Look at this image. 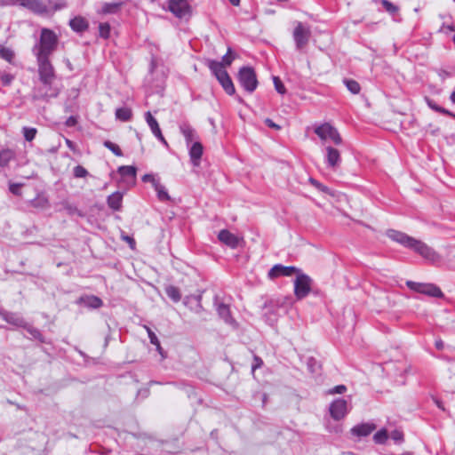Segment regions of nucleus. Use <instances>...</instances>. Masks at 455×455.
<instances>
[{"mask_svg":"<svg viewBox=\"0 0 455 455\" xmlns=\"http://www.w3.org/2000/svg\"><path fill=\"white\" fill-rule=\"evenodd\" d=\"M58 44L57 34L50 28H44L32 47L31 51L36 59L39 80L42 84V86L35 90L36 99L47 100L59 94L58 90L52 86L56 75L51 61V56L57 50Z\"/></svg>","mask_w":455,"mask_h":455,"instance_id":"nucleus-1","label":"nucleus"},{"mask_svg":"<svg viewBox=\"0 0 455 455\" xmlns=\"http://www.w3.org/2000/svg\"><path fill=\"white\" fill-rule=\"evenodd\" d=\"M386 234L392 241L414 251L432 263L437 262L440 259V255L433 248L420 240L395 229H388Z\"/></svg>","mask_w":455,"mask_h":455,"instance_id":"nucleus-2","label":"nucleus"},{"mask_svg":"<svg viewBox=\"0 0 455 455\" xmlns=\"http://www.w3.org/2000/svg\"><path fill=\"white\" fill-rule=\"evenodd\" d=\"M208 68L211 69L214 76L217 78L219 83L221 84L224 91L228 95H233L235 92V85L225 68H223V64L217 61L210 60L207 62Z\"/></svg>","mask_w":455,"mask_h":455,"instance_id":"nucleus-3","label":"nucleus"},{"mask_svg":"<svg viewBox=\"0 0 455 455\" xmlns=\"http://www.w3.org/2000/svg\"><path fill=\"white\" fill-rule=\"evenodd\" d=\"M314 132L323 141L330 140L335 145L342 144V138L339 132L330 123L315 126Z\"/></svg>","mask_w":455,"mask_h":455,"instance_id":"nucleus-4","label":"nucleus"},{"mask_svg":"<svg viewBox=\"0 0 455 455\" xmlns=\"http://www.w3.org/2000/svg\"><path fill=\"white\" fill-rule=\"evenodd\" d=\"M238 81L248 92H253L258 86L256 74L252 68L243 67L238 72Z\"/></svg>","mask_w":455,"mask_h":455,"instance_id":"nucleus-5","label":"nucleus"},{"mask_svg":"<svg viewBox=\"0 0 455 455\" xmlns=\"http://www.w3.org/2000/svg\"><path fill=\"white\" fill-rule=\"evenodd\" d=\"M312 279L301 270L297 274L294 281V294L298 299L307 297L311 291Z\"/></svg>","mask_w":455,"mask_h":455,"instance_id":"nucleus-6","label":"nucleus"},{"mask_svg":"<svg viewBox=\"0 0 455 455\" xmlns=\"http://www.w3.org/2000/svg\"><path fill=\"white\" fill-rule=\"evenodd\" d=\"M406 285L412 291L434 298H443V293L441 289L433 283H421L413 281H407Z\"/></svg>","mask_w":455,"mask_h":455,"instance_id":"nucleus-7","label":"nucleus"},{"mask_svg":"<svg viewBox=\"0 0 455 455\" xmlns=\"http://www.w3.org/2000/svg\"><path fill=\"white\" fill-rule=\"evenodd\" d=\"M310 36V28L301 22H298L293 31V39L296 48L298 50L303 49L307 44Z\"/></svg>","mask_w":455,"mask_h":455,"instance_id":"nucleus-8","label":"nucleus"},{"mask_svg":"<svg viewBox=\"0 0 455 455\" xmlns=\"http://www.w3.org/2000/svg\"><path fill=\"white\" fill-rule=\"evenodd\" d=\"M168 8L177 18L183 19L191 15V7L188 0H169Z\"/></svg>","mask_w":455,"mask_h":455,"instance_id":"nucleus-9","label":"nucleus"},{"mask_svg":"<svg viewBox=\"0 0 455 455\" xmlns=\"http://www.w3.org/2000/svg\"><path fill=\"white\" fill-rule=\"evenodd\" d=\"M330 414L335 420H340L349 412L350 407L343 398L335 399L330 405Z\"/></svg>","mask_w":455,"mask_h":455,"instance_id":"nucleus-10","label":"nucleus"},{"mask_svg":"<svg viewBox=\"0 0 455 455\" xmlns=\"http://www.w3.org/2000/svg\"><path fill=\"white\" fill-rule=\"evenodd\" d=\"M20 4L34 13L46 14L49 12V3L47 0H19Z\"/></svg>","mask_w":455,"mask_h":455,"instance_id":"nucleus-11","label":"nucleus"},{"mask_svg":"<svg viewBox=\"0 0 455 455\" xmlns=\"http://www.w3.org/2000/svg\"><path fill=\"white\" fill-rule=\"evenodd\" d=\"M325 162L329 168L336 170L341 164V156L337 148L331 146L325 148Z\"/></svg>","mask_w":455,"mask_h":455,"instance_id":"nucleus-12","label":"nucleus"},{"mask_svg":"<svg viewBox=\"0 0 455 455\" xmlns=\"http://www.w3.org/2000/svg\"><path fill=\"white\" fill-rule=\"evenodd\" d=\"M300 269L292 266L285 267L281 264H276L268 271V277L274 279L281 275L291 276L293 274L297 275Z\"/></svg>","mask_w":455,"mask_h":455,"instance_id":"nucleus-13","label":"nucleus"},{"mask_svg":"<svg viewBox=\"0 0 455 455\" xmlns=\"http://www.w3.org/2000/svg\"><path fill=\"white\" fill-rule=\"evenodd\" d=\"M145 120L149 126L152 133L165 146L168 147V143L165 140L164 137L162 134L160 126L158 124L157 120L152 116V114L148 111L145 113Z\"/></svg>","mask_w":455,"mask_h":455,"instance_id":"nucleus-14","label":"nucleus"},{"mask_svg":"<svg viewBox=\"0 0 455 455\" xmlns=\"http://www.w3.org/2000/svg\"><path fill=\"white\" fill-rule=\"evenodd\" d=\"M218 238L221 243L232 249L238 247L240 242L242 241L238 236L227 229L221 230L218 235Z\"/></svg>","mask_w":455,"mask_h":455,"instance_id":"nucleus-15","label":"nucleus"},{"mask_svg":"<svg viewBox=\"0 0 455 455\" xmlns=\"http://www.w3.org/2000/svg\"><path fill=\"white\" fill-rule=\"evenodd\" d=\"M203 149V145L199 141H195L189 145V156L194 166H199Z\"/></svg>","mask_w":455,"mask_h":455,"instance_id":"nucleus-16","label":"nucleus"},{"mask_svg":"<svg viewBox=\"0 0 455 455\" xmlns=\"http://www.w3.org/2000/svg\"><path fill=\"white\" fill-rule=\"evenodd\" d=\"M375 428L376 426L372 423H363L352 427L350 432L353 435L363 437L369 435Z\"/></svg>","mask_w":455,"mask_h":455,"instance_id":"nucleus-17","label":"nucleus"},{"mask_svg":"<svg viewBox=\"0 0 455 455\" xmlns=\"http://www.w3.org/2000/svg\"><path fill=\"white\" fill-rule=\"evenodd\" d=\"M123 193L116 191L108 196L107 203L109 208L119 211L122 207Z\"/></svg>","mask_w":455,"mask_h":455,"instance_id":"nucleus-18","label":"nucleus"},{"mask_svg":"<svg viewBox=\"0 0 455 455\" xmlns=\"http://www.w3.org/2000/svg\"><path fill=\"white\" fill-rule=\"evenodd\" d=\"M180 132L183 134L188 146L195 142L196 139V131L188 124H182L180 126Z\"/></svg>","mask_w":455,"mask_h":455,"instance_id":"nucleus-19","label":"nucleus"},{"mask_svg":"<svg viewBox=\"0 0 455 455\" xmlns=\"http://www.w3.org/2000/svg\"><path fill=\"white\" fill-rule=\"evenodd\" d=\"M69 25L71 28L76 32H83L88 28L87 20L80 16L75 17L74 19L70 20Z\"/></svg>","mask_w":455,"mask_h":455,"instance_id":"nucleus-20","label":"nucleus"},{"mask_svg":"<svg viewBox=\"0 0 455 455\" xmlns=\"http://www.w3.org/2000/svg\"><path fill=\"white\" fill-rule=\"evenodd\" d=\"M118 173L127 179L128 181H134L136 179V168L134 166L125 165L118 168Z\"/></svg>","mask_w":455,"mask_h":455,"instance_id":"nucleus-21","label":"nucleus"},{"mask_svg":"<svg viewBox=\"0 0 455 455\" xmlns=\"http://www.w3.org/2000/svg\"><path fill=\"white\" fill-rule=\"evenodd\" d=\"M219 315L228 323L233 324L234 319L231 317L229 307L224 303H220L217 307Z\"/></svg>","mask_w":455,"mask_h":455,"instance_id":"nucleus-22","label":"nucleus"},{"mask_svg":"<svg viewBox=\"0 0 455 455\" xmlns=\"http://www.w3.org/2000/svg\"><path fill=\"white\" fill-rule=\"evenodd\" d=\"M425 101H426V103L427 104V106H428L431 109H433V110H435V111H436V112H439V113H441V114L447 115V116H451V117L455 118V114H453V113L450 112L449 110H447V109H445V108H442V107L438 106V105L435 102V100H433L432 99H430V98H428V97H426V98H425Z\"/></svg>","mask_w":455,"mask_h":455,"instance_id":"nucleus-23","label":"nucleus"},{"mask_svg":"<svg viewBox=\"0 0 455 455\" xmlns=\"http://www.w3.org/2000/svg\"><path fill=\"white\" fill-rule=\"evenodd\" d=\"M88 307L99 308L102 306V300L97 296H87L81 299Z\"/></svg>","mask_w":455,"mask_h":455,"instance_id":"nucleus-24","label":"nucleus"},{"mask_svg":"<svg viewBox=\"0 0 455 455\" xmlns=\"http://www.w3.org/2000/svg\"><path fill=\"white\" fill-rule=\"evenodd\" d=\"M14 157V152L11 149H3L0 151V167H5Z\"/></svg>","mask_w":455,"mask_h":455,"instance_id":"nucleus-25","label":"nucleus"},{"mask_svg":"<svg viewBox=\"0 0 455 455\" xmlns=\"http://www.w3.org/2000/svg\"><path fill=\"white\" fill-rule=\"evenodd\" d=\"M154 188L160 201L164 202L170 200L166 188L160 182H155Z\"/></svg>","mask_w":455,"mask_h":455,"instance_id":"nucleus-26","label":"nucleus"},{"mask_svg":"<svg viewBox=\"0 0 455 455\" xmlns=\"http://www.w3.org/2000/svg\"><path fill=\"white\" fill-rule=\"evenodd\" d=\"M165 292L167 296L173 300L174 302H179L181 299V294L176 286L169 285L165 288Z\"/></svg>","mask_w":455,"mask_h":455,"instance_id":"nucleus-27","label":"nucleus"},{"mask_svg":"<svg viewBox=\"0 0 455 455\" xmlns=\"http://www.w3.org/2000/svg\"><path fill=\"white\" fill-rule=\"evenodd\" d=\"M144 328L146 329V331L148 332L150 342L156 347V350L158 351V353L162 356H164L163 348L160 345V342H159L158 338L156 335V333L149 327H148L146 325L144 326Z\"/></svg>","mask_w":455,"mask_h":455,"instance_id":"nucleus-28","label":"nucleus"},{"mask_svg":"<svg viewBox=\"0 0 455 455\" xmlns=\"http://www.w3.org/2000/svg\"><path fill=\"white\" fill-rule=\"evenodd\" d=\"M121 4L119 3H104L101 6V13L109 14L116 13L119 11Z\"/></svg>","mask_w":455,"mask_h":455,"instance_id":"nucleus-29","label":"nucleus"},{"mask_svg":"<svg viewBox=\"0 0 455 455\" xmlns=\"http://www.w3.org/2000/svg\"><path fill=\"white\" fill-rule=\"evenodd\" d=\"M132 115V110L129 108H120L116 110V117L124 122L129 121Z\"/></svg>","mask_w":455,"mask_h":455,"instance_id":"nucleus-30","label":"nucleus"},{"mask_svg":"<svg viewBox=\"0 0 455 455\" xmlns=\"http://www.w3.org/2000/svg\"><path fill=\"white\" fill-rule=\"evenodd\" d=\"M0 58L9 63H13L15 53L11 48L0 47Z\"/></svg>","mask_w":455,"mask_h":455,"instance_id":"nucleus-31","label":"nucleus"},{"mask_svg":"<svg viewBox=\"0 0 455 455\" xmlns=\"http://www.w3.org/2000/svg\"><path fill=\"white\" fill-rule=\"evenodd\" d=\"M31 206L39 209H45L49 205L48 199L44 196H38L30 202Z\"/></svg>","mask_w":455,"mask_h":455,"instance_id":"nucleus-32","label":"nucleus"},{"mask_svg":"<svg viewBox=\"0 0 455 455\" xmlns=\"http://www.w3.org/2000/svg\"><path fill=\"white\" fill-rule=\"evenodd\" d=\"M4 319L7 323L16 326H21L23 323V319L12 313H4Z\"/></svg>","mask_w":455,"mask_h":455,"instance_id":"nucleus-33","label":"nucleus"},{"mask_svg":"<svg viewBox=\"0 0 455 455\" xmlns=\"http://www.w3.org/2000/svg\"><path fill=\"white\" fill-rule=\"evenodd\" d=\"M344 84L347 90L353 94H358L361 90V86L355 80L353 79H345Z\"/></svg>","mask_w":455,"mask_h":455,"instance_id":"nucleus-34","label":"nucleus"},{"mask_svg":"<svg viewBox=\"0 0 455 455\" xmlns=\"http://www.w3.org/2000/svg\"><path fill=\"white\" fill-rule=\"evenodd\" d=\"M388 434L386 429H380L373 435V440L378 444H383L387 442Z\"/></svg>","mask_w":455,"mask_h":455,"instance_id":"nucleus-35","label":"nucleus"},{"mask_svg":"<svg viewBox=\"0 0 455 455\" xmlns=\"http://www.w3.org/2000/svg\"><path fill=\"white\" fill-rule=\"evenodd\" d=\"M235 57L233 55L231 48L228 49L227 53L222 57V60L220 61L223 64V68L226 67H229L232 64V61L234 60Z\"/></svg>","mask_w":455,"mask_h":455,"instance_id":"nucleus-36","label":"nucleus"},{"mask_svg":"<svg viewBox=\"0 0 455 455\" xmlns=\"http://www.w3.org/2000/svg\"><path fill=\"white\" fill-rule=\"evenodd\" d=\"M103 145L108 148L109 149L110 151H112L116 156H123V153H122V150L120 149L119 146L109 141V140H106L104 141Z\"/></svg>","mask_w":455,"mask_h":455,"instance_id":"nucleus-37","label":"nucleus"},{"mask_svg":"<svg viewBox=\"0 0 455 455\" xmlns=\"http://www.w3.org/2000/svg\"><path fill=\"white\" fill-rule=\"evenodd\" d=\"M380 4H382L383 8L390 14H395L398 12V7L388 0H380Z\"/></svg>","mask_w":455,"mask_h":455,"instance_id":"nucleus-38","label":"nucleus"},{"mask_svg":"<svg viewBox=\"0 0 455 455\" xmlns=\"http://www.w3.org/2000/svg\"><path fill=\"white\" fill-rule=\"evenodd\" d=\"M36 129L32 127H24L23 135L26 140L32 141L36 135Z\"/></svg>","mask_w":455,"mask_h":455,"instance_id":"nucleus-39","label":"nucleus"},{"mask_svg":"<svg viewBox=\"0 0 455 455\" xmlns=\"http://www.w3.org/2000/svg\"><path fill=\"white\" fill-rule=\"evenodd\" d=\"M100 36L103 38H108L110 35V26L108 23H100L99 26Z\"/></svg>","mask_w":455,"mask_h":455,"instance_id":"nucleus-40","label":"nucleus"},{"mask_svg":"<svg viewBox=\"0 0 455 455\" xmlns=\"http://www.w3.org/2000/svg\"><path fill=\"white\" fill-rule=\"evenodd\" d=\"M273 81H274V85H275V89L276 90V92L280 94H284L286 90H285L283 84L280 80V78L277 76H274Z\"/></svg>","mask_w":455,"mask_h":455,"instance_id":"nucleus-41","label":"nucleus"},{"mask_svg":"<svg viewBox=\"0 0 455 455\" xmlns=\"http://www.w3.org/2000/svg\"><path fill=\"white\" fill-rule=\"evenodd\" d=\"M87 170L81 165H77L74 168V176L76 178H84L87 176Z\"/></svg>","mask_w":455,"mask_h":455,"instance_id":"nucleus-42","label":"nucleus"},{"mask_svg":"<svg viewBox=\"0 0 455 455\" xmlns=\"http://www.w3.org/2000/svg\"><path fill=\"white\" fill-rule=\"evenodd\" d=\"M63 208L68 212V214L78 213L77 207L68 201L62 202Z\"/></svg>","mask_w":455,"mask_h":455,"instance_id":"nucleus-43","label":"nucleus"},{"mask_svg":"<svg viewBox=\"0 0 455 455\" xmlns=\"http://www.w3.org/2000/svg\"><path fill=\"white\" fill-rule=\"evenodd\" d=\"M21 187H22L21 183H10L9 190L11 193H12L15 196H20L21 195V191H20Z\"/></svg>","mask_w":455,"mask_h":455,"instance_id":"nucleus-44","label":"nucleus"},{"mask_svg":"<svg viewBox=\"0 0 455 455\" xmlns=\"http://www.w3.org/2000/svg\"><path fill=\"white\" fill-rule=\"evenodd\" d=\"M309 181L310 183L315 186L317 189L323 191V192H325V193H328L329 192V188L323 185L322 183H320L319 181L315 180V179L313 178H310L309 179Z\"/></svg>","mask_w":455,"mask_h":455,"instance_id":"nucleus-45","label":"nucleus"},{"mask_svg":"<svg viewBox=\"0 0 455 455\" xmlns=\"http://www.w3.org/2000/svg\"><path fill=\"white\" fill-rule=\"evenodd\" d=\"M391 438L395 443H402L403 441V434L400 430H395L391 433Z\"/></svg>","mask_w":455,"mask_h":455,"instance_id":"nucleus-46","label":"nucleus"},{"mask_svg":"<svg viewBox=\"0 0 455 455\" xmlns=\"http://www.w3.org/2000/svg\"><path fill=\"white\" fill-rule=\"evenodd\" d=\"M347 391V387L345 385H339L334 387L333 388L329 390V394L334 395V394H343Z\"/></svg>","mask_w":455,"mask_h":455,"instance_id":"nucleus-47","label":"nucleus"},{"mask_svg":"<svg viewBox=\"0 0 455 455\" xmlns=\"http://www.w3.org/2000/svg\"><path fill=\"white\" fill-rule=\"evenodd\" d=\"M13 80V76L9 74H4L1 76V81L4 85H9Z\"/></svg>","mask_w":455,"mask_h":455,"instance_id":"nucleus-48","label":"nucleus"},{"mask_svg":"<svg viewBox=\"0 0 455 455\" xmlns=\"http://www.w3.org/2000/svg\"><path fill=\"white\" fill-rule=\"evenodd\" d=\"M143 181L147 182H152L153 186H155V182H159L158 180H156V179L151 174H145L142 178Z\"/></svg>","mask_w":455,"mask_h":455,"instance_id":"nucleus-49","label":"nucleus"},{"mask_svg":"<svg viewBox=\"0 0 455 455\" xmlns=\"http://www.w3.org/2000/svg\"><path fill=\"white\" fill-rule=\"evenodd\" d=\"M254 362L255 363L252 365V371H255L257 368H259L263 363L262 360L258 356L254 357Z\"/></svg>","mask_w":455,"mask_h":455,"instance_id":"nucleus-50","label":"nucleus"},{"mask_svg":"<svg viewBox=\"0 0 455 455\" xmlns=\"http://www.w3.org/2000/svg\"><path fill=\"white\" fill-rule=\"evenodd\" d=\"M266 124L268 126V127H271V128H274V129H280V126L276 124H275L271 119H266L265 121Z\"/></svg>","mask_w":455,"mask_h":455,"instance_id":"nucleus-51","label":"nucleus"},{"mask_svg":"<svg viewBox=\"0 0 455 455\" xmlns=\"http://www.w3.org/2000/svg\"><path fill=\"white\" fill-rule=\"evenodd\" d=\"M76 119L74 116H69L66 121V125L69 126V127L76 125Z\"/></svg>","mask_w":455,"mask_h":455,"instance_id":"nucleus-52","label":"nucleus"},{"mask_svg":"<svg viewBox=\"0 0 455 455\" xmlns=\"http://www.w3.org/2000/svg\"><path fill=\"white\" fill-rule=\"evenodd\" d=\"M266 316H267V322L270 324V325H273L275 321H276V318L275 317H272L269 313H267L266 314Z\"/></svg>","mask_w":455,"mask_h":455,"instance_id":"nucleus-53","label":"nucleus"},{"mask_svg":"<svg viewBox=\"0 0 455 455\" xmlns=\"http://www.w3.org/2000/svg\"><path fill=\"white\" fill-rule=\"evenodd\" d=\"M435 347L437 349H443V342L441 339L436 340L435 341Z\"/></svg>","mask_w":455,"mask_h":455,"instance_id":"nucleus-54","label":"nucleus"},{"mask_svg":"<svg viewBox=\"0 0 455 455\" xmlns=\"http://www.w3.org/2000/svg\"><path fill=\"white\" fill-rule=\"evenodd\" d=\"M435 404L438 406V408H440V409H442V410H444V408H443V406L442 403H441L439 400L435 399Z\"/></svg>","mask_w":455,"mask_h":455,"instance_id":"nucleus-55","label":"nucleus"},{"mask_svg":"<svg viewBox=\"0 0 455 455\" xmlns=\"http://www.w3.org/2000/svg\"><path fill=\"white\" fill-rule=\"evenodd\" d=\"M234 6H238L240 0H228Z\"/></svg>","mask_w":455,"mask_h":455,"instance_id":"nucleus-56","label":"nucleus"},{"mask_svg":"<svg viewBox=\"0 0 455 455\" xmlns=\"http://www.w3.org/2000/svg\"><path fill=\"white\" fill-rule=\"evenodd\" d=\"M450 99L453 103H455V91L451 94Z\"/></svg>","mask_w":455,"mask_h":455,"instance_id":"nucleus-57","label":"nucleus"},{"mask_svg":"<svg viewBox=\"0 0 455 455\" xmlns=\"http://www.w3.org/2000/svg\"><path fill=\"white\" fill-rule=\"evenodd\" d=\"M32 334H33V336H34V337H36V338L37 336H39V335H40V333H39V331H38L37 330H34V331H32Z\"/></svg>","mask_w":455,"mask_h":455,"instance_id":"nucleus-58","label":"nucleus"},{"mask_svg":"<svg viewBox=\"0 0 455 455\" xmlns=\"http://www.w3.org/2000/svg\"><path fill=\"white\" fill-rule=\"evenodd\" d=\"M285 299V300H287V302H288L289 304H291V299Z\"/></svg>","mask_w":455,"mask_h":455,"instance_id":"nucleus-59","label":"nucleus"},{"mask_svg":"<svg viewBox=\"0 0 455 455\" xmlns=\"http://www.w3.org/2000/svg\"><path fill=\"white\" fill-rule=\"evenodd\" d=\"M284 303H285V301H283V302L277 301V305H283Z\"/></svg>","mask_w":455,"mask_h":455,"instance_id":"nucleus-60","label":"nucleus"},{"mask_svg":"<svg viewBox=\"0 0 455 455\" xmlns=\"http://www.w3.org/2000/svg\"><path fill=\"white\" fill-rule=\"evenodd\" d=\"M70 143H71L70 140H67L68 146H70Z\"/></svg>","mask_w":455,"mask_h":455,"instance_id":"nucleus-61","label":"nucleus"},{"mask_svg":"<svg viewBox=\"0 0 455 455\" xmlns=\"http://www.w3.org/2000/svg\"><path fill=\"white\" fill-rule=\"evenodd\" d=\"M127 239V242H130V240H132L130 237H126Z\"/></svg>","mask_w":455,"mask_h":455,"instance_id":"nucleus-62","label":"nucleus"},{"mask_svg":"<svg viewBox=\"0 0 455 455\" xmlns=\"http://www.w3.org/2000/svg\"><path fill=\"white\" fill-rule=\"evenodd\" d=\"M127 239V242H130V240H132L130 237H126Z\"/></svg>","mask_w":455,"mask_h":455,"instance_id":"nucleus-63","label":"nucleus"}]
</instances>
